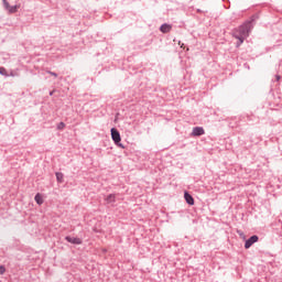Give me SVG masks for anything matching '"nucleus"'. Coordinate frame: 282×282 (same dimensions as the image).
<instances>
[{"instance_id":"obj_1","label":"nucleus","mask_w":282,"mask_h":282,"mask_svg":"<svg viewBox=\"0 0 282 282\" xmlns=\"http://www.w3.org/2000/svg\"><path fill=\"white\" fill-rule=\"evenodd\" d=\"M250 30H252L251 21H246L239 28L232 30V37L238 40L236 47H240L243 41L250 36Z\"/></svg>"},{"instance_id":"obj_2","label":"nucleus","mask_w":282,"mask_h":282,"mask_svg":"<svg viewBox=\"0 0 282 282\" xmlns=\"http://www.w3.org/2000/svg\"><path fill=\"white\" fill-rule=\"evenodd\" d=\"M111 138L117 147H120V149H124V145H122V138L120 137V131L116 128H111L110 130Z\"/></svg>"},{"instance_id":"obj_3","label":"nucleus","mask_w":282,"mask_h":282,"mask_svg":"<svg viewBox=\"0 0 282 282\" xmlns=\"http://www.w3.org/2000/svg\"><path fill=\"white\" fill-rule=\"evenodd\" d=\"M257 241H259V236H257V235L251 236L248 240H246L245 249L249 250V248H252V246H254V243H257Z\"/></svg>"},{"instance_id":"obj_4","label":"nucleus","mask_w":282,"mask_h":282,"mask_svg":"<svg viewBox=\"0 0 282 282\" xmlns=\"http://www.w3.org/2000/svg\"><path fill=\"white\" fill-rule=\"evenodd\" d=\"M65 240L68 243H73L74 246H80L83 243V240L80 238H74V237H70V236H66Z\"/></svg>"},{"instance_id":"obj_5","label":"nucleus","mask_w":282,"mask_h":282,"mask_svg":"<svg viewBox=\"0 0 282 282\" xmlns=\"http://www.w3.org/2000/svg\"><path fill=\"white\" fill-rule=\"evenodd\" d=\"M206 132L204 131V128L202 127H195L192 131L193 138H199V135H204Z\"/></svg>"},{"instance_id":"obj_6","label":"nucleus","mask_w":282,"mask_h":282,"mask_svg":"<svg viewBox=\"0 0 282 282\" xmlns=\"http://www.w3.org/2000/svg\"><path fill=\"white\" fill-rule=\"evenodd\" d=\"M185 202L188 204V206H195V198H193V195H191L188 192L184 193Z\"/></svg>"},{"instance_id":"obj_7","label":"nucleus","mask_w":282,"mask_h":282,"mask_svg":"<svg viewBox=\"0 0 282 282\" xmlns=\"http://www.w3.org/2000/svg\"><path fill=\"white\" fill-rule=\"evenodd\" d=\"M21 8V6H19V4H15V6H10L9 4V8H6V10H8V12L10 13V14H14V13H17L18 12V10Z\"/></svg>"},{"instance_id":"obj_8","label":"nucleus","mask_w":282,"mask_h":282,"mask_svg":"<svg viewBox=\"0 0 282 282\" xmlns=\"http://www.w3.org/2000/svg\"><path fill=\"white\" fill-rule=\"evenodd\" d=\"M160 30L163 34H169V31L172 30V26L171 24H162Z\"/></svg>"},{"instance_id":"obj_9","label":"nucleus","mask_w":282,"mask_h":282,"mask_svg":"<svg viewBox=\"0 0 282 282\" xmlns=\"http://www.w3.org/2000/svg\"><path fill=\"white\" fill-rule=\"evenodd\" d=\"M105 202L107 204H113L116 203V194H109L106 198H105Z\"/></svg>"},{"instance_id":"obj_10","label":"nucleus","mask_w":282,"mask_h":282,"mask_svg":"<svg viewBox=\"0 0 282 282\" xmlns=\"http://www.w3.org/2000/svg\"><path fill=\"white\" fill-rule=\"evenodd\" d=\"M34 199H35V202H36V204L39 205V206H42V204H43V196L41 195V194H36L35 195V197H34Z\"/></svg>"},{"instance_id":"obj_11","label":"nucleus","mask_w":282,"mask_h":282,"mask_svg":"<svg viewBox=\"0 0 282 282\" xmlns=\"http://www.w3.org/2000/svg\"><path fill=\"white\" fill-rule=\"evenodd\" d=\"M55 175H56V180H57L58 184H63V182H64V180H63V177H64L63 173L57 172V173H55Z\"/></svg>"},{"instance_id":"obj_12","label":"nucleus","mask_w":282,"mask_h":282,"mask_svg":"<svg viewBox=\"0 0 282 282\" xmlns=\"http://www.w3.org/2000/svg\"><path fill=\"white\" fill-rule=\"evenodd\" d=\"M0 74L1 76H8V70L6 69V67H0Z\"/></svg>"},{"instance_id":"obj_13","label":"nucleus","mask_w":282,"mask_h":282,"mask_svg":"<svg viewBox=\"0 0 282 282\" xmlns=\"http://www.w3.org/2000/svg\"><path fill=\"white\" fill-rule=\"evenodd\" d=\"M237 234L239 235L240 239H243L246 241V234H243L242 230H237Z\"/></svg>"},{"instance_id":"obj_14","label":"nucleus","mask_w":282,"mask_h":282,"mask_svg":"<svg viewBox=\"0 0 282 282\" xmlns=\"http://www.w3.org/2000/svg\"><path fill=\"white\" fill-rule=\"evenodd\" d=\"M57 129H58V131H63V129H65V122H59L57 124Z\"/></svg>"},{"instance_id":"obj_15","label":"nucleus","mask_w":282,"mask_h":282,"mask_svg":"<svg viewBox=\"0 0 282 282\" xmlns=\"http://www.w3.org/2000/svg\"><path fill=\"white\" fill-rule=\"evenodd\" d=\"M47 74H50L51 76H54V78H58V74H56L52 70H47Z\"/></svg>"},{"instance_id":"obj_16","label":"nucleus","mask_w":282,"mask_h":282,"mask_svg":"<svg viewBox=\"0 0 282 282\" xmlns=\"http://www.w3.org/2000/svg\"><path fill=\"white\" fill-rule=\"evenodd\" d=\"M0 274H6V267L4 265H0Z\"/></svg>"},{"instance_id":"obj_17","label":"nucleus","mask_w":282,"mask_h":282,"mask_svg":"<svg viewBox=\"0 0 282 282\" xmlns=\"http://www.w3.org/2000/svg\"><path fill=\"white\" fill-rule=\"evenodd\" d=\"M4 8H10V2L8 0H2Z\"/></svg>"},{"instance_id":"obj_18","label":"nucleus","mask_w":282,"mask_h":282,"mask_svg":"<svg viewBox=\"0 0 282 282\" xmlns=\"http://www.w3.org/2000/svg\"><path fill=\"white\" fill-rule=\"evenodd\" d=\"M276 80H281V76L276 75Z\"/></svg>"},{"instance_id":"obj_19","label":"nucleus","mask_w":282,"mask_h":282,"mask_svg":"<svg viewBox=\"0 0 282 282\" xmlns=\"http://www.w3.org/2000/svg\"><path fill=\"white\" fill-rule=\"evenodd\" d=\"M197 12H202V10L198 9Z\"/></svg>"},{"instance_id":"obj_20","label":"nucleus","mask_w":282,"mask_h":282,"mask_svg":"<svg viewBox=\"0 0 282 282\" xmlns=\"http://www.w3.org/2000/svg\"><path fill=\"white\" fill-rule=\"evenodd\" d=\"M52 95H53V93L51 91V93H50V96H52Z\"/></svg>"}]
</instances>
